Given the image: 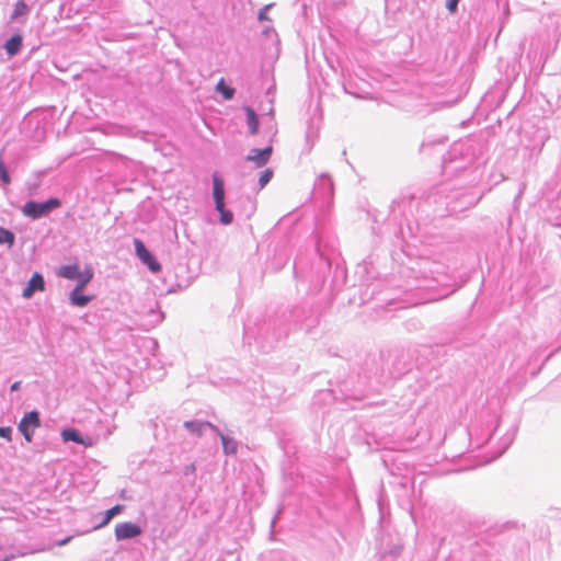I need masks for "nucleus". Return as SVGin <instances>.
<instances>
[{"mask_svg":"<svg viewBox=\"0 0 561 561\" xmlns=\"http://www.w3.org/2000/svg\"><path fill=\"white\" fill-rule=\"evenodd\" d=\"M458 2H459V0H447L446 7L449 10V12H451V13L456 12Z\"/></svg>","mask_w":561,"mask_h":561,"instance_id":"23","label":"nucleus"},{"mask_svg":"<svg viewBox=\"0 0 561 561\" xmlns=\"http://www.w3.org/2000/svg\"><path fill=\"white\" fill-rule=\"evenodd\" d=\"M28 12V7L24 1H18L14 5L12 18L15 19L20 15H24Z\"/></svg>","mask_w":561,"mask_h":561,"instance_id":"18","label":"nucleus"},{"mask_svg":"<svg viewBox=\"0 0 561 561\" xmlns=\"http://www.w3.org/2000/svg\"><path fill=\"white\" fill-rule=\"evenodd\" d=\"M61 437L65 442H75L77 444L84 445L87 447L92 446L91 439H84L76 430H64L61 432Z\"/></svg>","mask_w":561,"mask_h":561,"instance_id":"10","label":"nucleus"},{"mask_svg":"<svg viewBox=\"0 0 561 561\" xmlns=\"http://www.w3.org/2000/svg\"><path fill=\"white\" fill-rule=\"evenodd\" d=\"M272 152V146H268L264 149H252L247 156V160L253 162L257 168H261L268 162Z\"/></svg>","mask_w":561,"mask_h":561,"instance_id":"6","label":"nucleus"},{"mask_svg":"<svg viewBox=\"0 0 561 561\" xmlns=\"http://www.w3.org/2000/svg\"><path fill=\"white\" fill-rule=\"evenodd\" d=\"M58 275L68 279H78L80 283L82 277L87 275V270L84 272H80L79 266L76 264L65 265L59 268Z\"/></svg>","mask_w":561,"mask_h":561,"instance_id":"9","label":"nucleus"},{"mask_svg":"<svg viewBox=\"0 0 561 561\" xmlns=\"http://www.w3.org/2000/svg\"><path fill=\"white\" fill-rule=\"evenodd\" d=\"M273 170L272 169H265L261 175H260V179H259V185H260V190H262L273 178Z\"/></svg>","mask_w":561,"mask_h":561,"instance_id":"19","label":"nucleus"},{"mask_svg":"<svg viewBox=\"0 0 561 561\" xmlns=\"http://www.w3.org/2000/svg\"><path fill=\"white\" fill-rule=\"evenodd\" d=\"M21 381H15L11 385V391H16L20 389Z\"/></svg>","mask_w":561,"mask_h":561,"instance_id":"24","label":"nucleus"},{"mask_svg":"<svg viewBox=\"0 0 561 561\" xmlns=\"http://www.w3.org/2000/svg\"><path fill=\"white\" fill-rule=\"evenodd\" d=\"M213 183H214V199H215V204H216V209L220 210L225 206L224 182L218 175H214Z\"/></svg>","mask_w":561,"mask_h":561,"instance_id":"8","label":"nucleus"},{"mask_svg":"<svg viewBox=\"0 0 561 561\" xmlns=\"http://www.w3.org/2000/svg\"><path fill=\"white\" fill-rule=\"evenodd\" d=\"M210 426L209 423H204V422H195V421H188V422H185L184 423V426L192 433L196 434V435H202L203 433V430L205 426Z\"/></svg>","mask_w":561,"mask_h":561,"instance_id":"16","label":"nucleus"},{"mask_svg":"<svg viewBox=\"0 0 561 561\" xmlns=\"http://www.w3.org/2000/svg\"><path fill=\"white\" fill-rule=\"evenodd\" d=\"M22 47V36L16 34L7 41L4 48L10 57L16 55Z\"/></svg>","mask_w":561,"mask_h":561,"instance_id":"11","label":"nucleus"},{"mask_svg":"<svg viewBox=\"0 0 561 561\" xmlns=\"http://www.w3.org/2000/svg\"><path fill=\"white\" fill-rule=\"evenodd\" d=\"M15 241V236L12 231L0 227V244H7L9 248H12Z\"/></svg>","mask_w":561,"mask_h":561,"instance_id":"14","label":"nucleus"},{"mask_svg":"<svg viewBox=\"0 0 561 561\" xmlns=\"http://www.w3.org/2000/svg\"><path fill=\"white\" fill-rule=\"evenodd\" d=\"M0 178L5 184L11 182L10 175L2 160H0Z\"/></svg>","mask_w":561,"mask_h":561,"instance_id":"21","label":"nucleus"},{"mask_svg":"<svg viewBox=\"0 0 561 561\" xmlns=\"http://www.w3.org/2000/svg\"><path fill=\"white\" fill-rule=\"evenodd\" d=\"M247 123L252 135L259 131V118L253 108L245 107Z\"/></svg>","mask_w":561,"mask_h":561,"instance_id":"12","label":"nucleus"},{"mask_svg":"<svg viewBox=\"0 0 561 561\" xmlns=\"http://www.w3.org/2000/svg\"><path fill=\"white\" fill-rule=\"evenodd\" d=\"M92 276H93L92 271L87 270V275L82 277V280L80 283H78L76 288L70 294V301L72 305L78 306V307H83L90 302L92 297L81 295L80 291L83 290L85 285L91 280Z\"/></svg>","mask_w":561,"mask_h":561,"instance_id":"4","label":"nucleus"},{"mask_svg":"<svg viewBox=\"0 0 561 561\" xmlns=\"http://www.w3.org/2000/svg\"><path fill=\"white\" fill-rule=\"evenodd\" d=\"M141 534V528L130 522L119 523L115 527V537L117 540H124L137 537Z\"/></svg>","mask_w":561,"mask_h":561,"instance_id":"5","label":"nucleus"},{"mask_svg":"<svg viewBox=\"0 0 561 561\" xmlns=\"http://www.w3.org/2000/svg\"><path fill=\"white\" fill-rule=\"evenodd\" d=\"M41 426L39 413L31 411L23 415L19 422L18 428L27 443H31L36 428Z\"/></svg>","mask_w":561,"mask_h":561,"instance_id":"2","label":"nucleus"},{"mask_svg":"<svg viewBox=\"0 0 561 561\" xmlns=\"http://www.w3.org/2000/svg\"><path fill=\"white\" fill-rule=\"evenodd\" d=\"M0 437L4 438L8 442L12 440V428L10 426H0Z\"/></svg>","mask_w":561,"mask_h":561,"instance_id":"22","label":"nucleus"},{"mask_svg":"<svg viewBox=\"0 0 561 561\" xmlns=\"http://www.w3.org/2000/svg\"><path fill=\"white\" fill-rule=\"evenodd\" d=\"M216 90L220 92L225 100H231L234 95V89L227 87L225 84V80L220 79L219 82L216 85Z\"/></svg>","mask_w":561,"mask_h":561,"instance_id":"15","label":"nucleus"},{"mask_svg":"<svg viewBox=\"0 0 561 561\" xmlns=\"http://www.w3.org/2000/svg\"><path fill=\"white\" fill-rule=\"evenodd\" d=\"M221 442H222V446H224V449L226 453H229V454L237 453V443L233 439L221 435Z\"/></svg>","mask_w":561,"mask_h":561,"instance_id":"17","label":"nucleus"},{"mask_svg":"<svg viewBox=\"0 0 561 561\" xmlns=\"http://www.w3.org/2000/svg\"><path fill=\"white\" fill-rule=\"evenodd\" d=\"M135 251L139 260L146 264L150 271L157 273L160 272L161 265L154 259V256L150 253V251L145 247L144 242L139 239L134 240Z\"/></svg>","mask_w":561,"mask_h":561,"instance_id":"3","label":"nucleus"},{"mask_svg":"<svg viewBox=\"0 0 561 561\" xmlns=\"http://www.w3.org/2000/svg\"><path fill=\"white\" fill-rule=\"evenodd\" d=\"M60 205L61 203L58 198H50L45 203H36L34 201H30L24 204L22 213L26 217L37 219L58 208Z\"/></svg>","mask_w":561,"mask_h":561,"instance_id":"1","label":"nucleus"},{"mask_svg":"<svg viewBox=\"0 0 561 561\" xmlns=\"http://www.w3.org/2000/svg\"><path fill=\"white\" fill-rule=\"evenodd\" d=\"M123 508H124V506L118 504V505H115V506L111 507L110 510H107L104 514L103 520L95 528H101V527L106 526L114 516H116L117 514H119L123 511Z\"/></svg>","mask_w":561,"mask_h":561,"instance_id":"13","label":"nucleus"},{"mask_svg":"<svg viewBox=\"0 0 561 561\" xmlns=\"http://www.w3.org/2000/svg\"><path fill=\"white\" fill-rule=\"evenodd\" d=\"M45 289L44 278L39 273H34L27 283V286L23 289V297L28 299L33 296L36 290L43 291Z\"/></svg>","mask_w":561,"mask_h":561,"instance_id":"7","label":"nucleus"},{"mask_svg":"<svg viewBox=\"0 0 561 561\" xmlns=\"http://www.w3.org/2000/svg\"><path fill=\"white\" fill-rule=\"evenodd\" d=\"M71 539H72V537H71V536H70V537H67V538H65V539L60 540V541L58 542V546H59V547L65 546V545H67L68 542H70V540H71Z\"/></svg>","mask_w":561,"mask_h":561,"instance_id":"25","label":"nucleus"},{"mask_svg":"<svg viewBox=\"0 0 561 561\" xmlns=\"http://www.w3.org/2000/svg\"><path fill=\"white\" fill-rule=\"evenodd\" d=\"M218 211L220 213V220L224 225H229L232 221V213L226 210L225 206Z\"/></svg>","mask_w":561,"mask_h":561,"instance_id":"20","label":"nucleus"}]
</instances>
